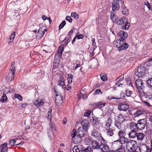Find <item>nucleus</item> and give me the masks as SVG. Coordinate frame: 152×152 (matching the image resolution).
I'll list each match as a JSON object with an SVG mask.
<instances>
[{
	"mask_svg": "<svg viewBox=\"0 0 152 152\" xmlns=\"http://www.w3.org/2000/svg\"><path fill=\"white\" fill-rule=\"evenodd\" d=\"M148 66L145 64H142L141 65L138 66L135 72V75L138 77H141L144 76L145 74L146 71L148 70Z\"/></svg>",
	"mask_w": 152,
	"mask_h": 152,
	"instance_id": "f257e3e1",
	"label": "nucleus"
},
{
	"mask_svg": "<svg viewBox=\"0 0 152 152\" xmlns=\"http://www.w3.org/2000/svg\"><path fill=\"white\" fill-rule=\"evenodd\" d=\"M124 3V0H113L112 4V9L113 10H118Z\"/></svg>",
	"mask_w": 152,
	"mask_h": 152,
	"instance_id": "f03ea898",
	"label": "nucleus"
},
{
	"mask_svg": "<svg viewBox=\"0 0 152 152\" xmlns=\"http://www.w3.org/2000/svg\"><path fill=\"white\" fill-rule=\"evenodd\" d=\"M147 123V119L143 118L140 119L137 121V127L139 130H141L144 129Z\"/></svg>",
	"mask_w": 152,
	"mask_h": 152,
	"instance_id": "7ed1b4c3",
	"label": "nucleus"
},
{
	"mask_svg": "<svg viewBox=\"0 0 152 152\" xmlns=\"http://www.w3.org/2000/svg\"><path fill=\"white\" fill-rule=\"evenodd\" d=\"M114 46L117 48V50L119 51L126 49L129 47V45L127 43H119V44L114 43Z\"/></svg>",
	"mask_w": 152,
	"mask_h": 152,
	"instance_id": "20e7f679",
	"label": "nucleus"
},
{
	"mask_svg": "<svg viewBox=\"0 0 152 152\" xmlns=\"http://www.w3.org/2000/svg\"><path fill=\"white\" fill-rule=\"evenodd\" d=\"M135 83L137 88L139 90H140L143 91V89L144 88L143 81L138 79L135 81Z\"/></svg>",
	"mask_w": 152,
	"mask_h": 152,
	"instance_id": "39448f33",
	"label": "nucleus"
},
{
	"mask_svg": "<svg viewBox=\"0 0 152 152\" xmlns=\"http://www.w3.org/2000/svg\"><path fill=\"white\" fill-rule=\"evenodd\" d=\"M92 148L94 149L98 150L99 149H101L102 147L101 144H100L99 142L96 140H94L92 143L91 144Z\"/></svg>",
	"mask_w": 152,
	"mask_h": 152,
	"instance_id": "423d86ee",
	"label": "nucleus"
},
{
	"mask_svg": "<svg viewBox=\"0 0 152 152\" xmlns=\"http://www.w3.org/2000/svg\"><path fill=\"white\" fill-rule=\"evenodd\" d=\"M55 97V101L57 105L60 106L62 104L63 102V96L56 94Z\"/></svg>",
	"mask_w": 152,
	"mask_h": 152,
	"instance_id": "0eeeda50",
	"label": "nucleus"
},
{
	"mask_svg": "<svg viewBox=\"0 0 152 152\" xmlns=\"http://www.w3.org/2000/svg\"><path fill=\"white\" fill-rule=\"evenodd\" d=\"M81 124L82 126V127H83V129L86 131H87L90 127L89 123L87 120H85L82 121Z\"/></svg>",
	"mask_w": 152,
	"mask_h": 152,
	"instance_id": "6e6552de",
	"label": "nucleus"
},
{
	"mask_svg": "<svg viewBox=\"0 0 152 152\" xmlns=\"http://www.w3.org/2000/svg\"><path fill=\"white\" fill-rule=\"evenodd\" d=\"M98 118L95 116L92 117L91 119L92 125L94 127H95L96 126L99 124V121Z\"/></svg>",
	"mask_w": 152,
	"mask_h": 152,
	"instance_id": "1a4fd4ad",
	"label": "nucleus"
},
{
	"mask_svg": "<svg viewBox=\"0 0 152 152\" xmlns=\"http://www.w3.org/2000/svg\"><path fill=\"white\" fill-rule=\"evenodd\" d=\"M106 104V103L99 102H94L91 104V105L96 108L101 109L103 107L105 106Z\"/></svg>",
	"mask_w": 152,
	"mask_h": 152,
	"instance_id": "9d476101",
	"label": "nucleus"
},
{
	"mask_svg": "<svg viewBox=\"0 0 152 152\" xmlns=\"http://www.w3.org/2000/svg\"><path fill=\"white\" fill-rule=\"evenodd\" d=\"M129 107V105L126 104L120 103L118 106V109L121 111H126Z\"/></svg>",
	"mask_w": 152,
	"mask_h": 152,
	"instance_id": "9b49d317",
	"label": "nucleus"
},
{
	"mask_svg": "<svg viewBox=\"0 0 152 152\" xmlns=\"http://www.w3.org/2000/svg\"><path fill=\"white\" fill-rule=\"evenodd\" d=\"M86 131H84V129L83 128V127H80L79 126L78 129L77 130V135L80 138V140H81V138L83 137L85 134V132Z\"/></svg>",
	"mask_w": 152,
	"mask_h": 152,
	"instance_id": "f8f14e48",
	"label": "nucleus"
},
{
	"mask_svg": "<svg viewBox=\"0 0 152 152\" xmlns=\"http://www.w3.org/2000/svg\"><path fill=\"white\" fill-rule=\"evenodd\" d=\"M15 63H12L11 64V67L10 69V71H11L12 72V75L9 78V80H10V81H11L14 79V75L15 74Z\"/></svg>",
	"mask_w": 152,
	"mask_h": 152,
	"instance_id": "ddd939ff",
	"label": "nucleus"
},
{
	"mask_svg": "<svg viewBox=\"0 0 152 152\" xmlns=\"http://www.w3.org/2000/svg\"><path fill=\"white\" fill-rule=\"evenodd\" d=\"M118 140L114 141L112 142V148L115 150V151L121 146V143Z\"/></svg>",
	"mask_w": 152,
	"mask_h": 152,
	"instance_id": "4468645a",
	"label": "nucleus"
},
{
	"mask_svg": "<svg viewBox=\"0 0 152 152\" xmlns=\"http://www.w3.org/2000/svg\"><path fill=\"white\" fill-rule=\"evenodd\" d=\"M64 49V45H60L58 48V52L56 54L60 58L62 57Z\"/></svg>",
	"mask_w": 152,
	"mask_h": 152,
	"instance_id": "2eb2a0df",
	"label": "nucleus"
},
{
	"mask_svg": "<svg viewBox=\"0 0 152 152\" xmlns=\"http://www.w3.org/2000/svg\"><path fill=\"white\" fill-rule=\"evenodd\" d=\"M117 36L121 38L124 37L125 38H127L128 34L127 32L121 30L118 33Z\"/></svg>",
	"mask_w": 152,
	"mask_h": 152,
	"instance_id": "dca6fc26",
	"label": "nucleus"
},
{
	"mask_svg": "<svg viewBox=\"0 0 152 152\" xmlns=\"http://www.w3.org/2000/svg\"><path fill=\"white\" fill-rule=\"evenodd\" d=\"M101 143L102 146H103L102 147H101L100 149L102 152H106L110 151L109 146L106 143H102V142H101Z\"/></svg>",
	"mask_w": 152,
	"mask_h": 152,
	"instance_id": "f3484780",
	"label": "nucleus"
},
{
	"mask_svg": "<svg viewBox=\"0 0 152 152\" xmlns=\"http://www.w3.org/2000/svg\"><path fill=\"white\" fill-rule=\"evenodd\" d=\"M38 28V26L36 24H34L30 26L29 28L30 31L34 32L36 33L37 32V28Z\"/></svg>",
	"mask_w": 152,
	"mask_h": 152,
	"instance_id": "a211bd4d",
	"label": "nucleus"
},
{
	"mask_svg": "<svg viewBox=\"0 0 152 152\" xmlns=\"http://www.w3.org/2000/svg\"><path fill=\"white\" fill-rule=\"evenodd\" d=\"M144 111L143 109H137L134 114V117H138L141 115L143 114Z\"/></svg>",
	"mask_w": 152,
	"mask_h": 152,
	"instance_id": "6ab92c4d",
	"label": "nucleus"
},
{
	"mask_svg": "<svg viewBox=\"0 0 152 152\" xmlns=\"http://www.w3.org/2000/svg\"><path fill=\"white\" fill-rule=\"evenodd\" d=\"M58 85L62 87V88H65V85L64 83V80L63 77H61L58 81Z\"/></svg>",
	"mask_w": 152,
	"mask_h": 152,
	"instance_id": "aec40b11",
	"label": "nucleus"
},
{
	"mask_svg": "<svg viewBox=\"0 0 152 152\" xmlns=\"http://www.w3.org/2000/svg\"><path fill=\"white\" fill-rule=\"evenodd\" d=\"M34 103L37 107H40L44 105V102L42 100L39 101L38 99H36L34 102Z\"/></svg>",
	"mask_w": 152,
	"mask_h": 152,
	"instance_id": "412c9836",
	"label": "nucleus"
},
{
	"mask_svg": "<svg viewBox=\"0 0 152 152\" xmlns=\"http://www.w3.org/2000/svg\"><path fill=\"white\" fill-rule=\"evenodd\" d=\"M119 140V141L121 143V145H123L125 143H129L130 140L129 139L125 137H123L122 138H120L118 139Z\"/></svg>",
	"mask_w": 152,
	"mask_h": 152,
	"instance_id": "4be33fe9",
	"label": "nucleus"
},
{
	"mask_svg": "<svg viewBox=\"0 0 152 152\" xmlns=\"http://www.w3.org/2000/svg\"><path fill=\"white\" fill-rule=\"evenodd\" d=\"M122 9V13L123 14L126 16L129 14V10L126 9L124 4L121 6V7Z\"/></svg>",
	"mask_w": 152,
	"mask_h": 152,
	"instance_id": "5701e85b",
	"label": "nucleus"
},
{
	"mask_svg": "<svg viewBox=\"0 0 152 152\" xmlns=\"http://www.w3.org/2000/svg\"><path fill=\"white\" fill-rule=\"evenodd\" d=\"M112 11L111 12L110 18L113 22H115L116 21V18H117V17L116 15L115 14V11L116 10H112Z\"/></svg>",
	"mask_w": 152,
	"mask_h": 152,
	"instance_id": "b1692460",
	"label": "nucleus"
},
{
	"mask_svg": "<svg viewBox=\"0 0 152 152\" xmlns=\"http://www.w3.org/2000/svg\"><path fill=\"white\" fill-rule=\"evenodd\" d=\"M93 140L91 137H89L85 138L84 141L86 145H90L91 144Z\"/></svg>",
	"mask_w": 152,
	"mask_h": 152,
	"instance_id": "393cba45",
	"label": "nucleus"
},
{
	"mask_svg": "<svg viewBox=\"0 0 152 152\" xmlns=\"http://www.w3.org/2000/svg\"><path fill=\"white\" fill-rule=\"evenodd\" d=\"M137 125V123L135 122H132L130 123V128L132 130H137L138 129Z\"/></svg>",
	"mask_w": 152,
	"mask_h": 152,
	"instance_id": "a878e982",
	"label": "nucleus"
},
{
	"mask_svg": "<svg viewBox=\"0 0 152 152\" xmlns=\"http://www.w3.org/2000/svg\"><path fill=\"white\" fill-rule=\"evenodd\" d=\"M145 136V134L143 133H137L136 137L138 140H142L144 138Z\"/></svg>",
	"mask_w": 152,
	"mask_h": 152,
	"instance_id": "bb28decb",
	"label": "nucleus"
},
{
	"mask_svg": "<svg viewBox=\"0 0 152 152\" xmlns=\"http://www.w3.org/2000/svg\"><path fill=\"white\" fill-rule=\"evenodd\" d=\"M137 131V130H132L129 134V137L132 138L136 137L137 134L136 132Z\"/></svg>",
	"mask_w": 152,
	"mask_h": 152,
	"instance_id": "cd10ccee",
	"label": "nucleus"
},
{
	"mask_svg": "<svg viewBox=\"0 0 152 152\" xmlns=\"http://www.w3.org/2000/svg\"><path fill=\"white\" fill-rule=\"evenodd\" d=\"M91 135L94 137L96 138L99 137V134L98 133V131L94 129L92 131Z\"/></svg>",
	"mask_w": 152,
	"mask_h": 152,
	"instance_id": "c85d7f7f",
	"label": "nucleus"
},
{
	"mask_svg": "<svg viewBox=\"0 0 152 152\" xmlns=\"http://www.w3.org/2000/svg\"><path fill=\"white\" fill-rule=\"evenodd\" d=\"M147 82L148 84L147 86L152 89V76H149Z\"/></svg>",
	"mask_w": 152,
	"mask_h": 152,
	"instance_id": "c756f323",
	"label": "nucleus"
},
{
	"mask_svg": "<svg viewBox=\"0 0 152 152\" xmlns=\"http://www.w3.org/2000/svg\"><path fill=\"white\" fill-rule=\"evenodd\" d=\"M130 26V23L126 22L125 23V25L121 27V28L122 30H127L129 29Z\"/></svg>",
	"mask_w": 152,
	"mask_h": 152,
	"instance_id": "7c9ffc66",
	"label": "nucleus"
},
{
	"mask_svg": "<svg viewBox=\"0 0 152 152\" xmlns=\"http://www.w3.org/2000/svg\"><path fill=\"white\" fill-rule=\"evenodd\" d=\"M126 38H124V37L120 38L116 40V42L114 43L117 44H119V43H122V42H123V43H126Z\"/></svg>",
	"mask_w": 152,
	"mask_h": 152,
	"instance_id": "2f4dec72",
	"label": "nucleus"
},
{
	"mask_svg": "<svg viewBox=\"0 0 152 152\" xmlns=\"http://www.w3.org/2000/svg\"><path fill=\"white\" fill-rule=\"evenodd\" d=\"M118 25L122 26L124 25V22L122 18H120L119 19L116 18V21L115 22Z\"/></svg>",
	"mask_w": 152,
	"mask_h": 152,
	"instance_id": "473e14b6",
	"label": "nucleus"
},
{
	"mask_svg": "<svg viewBox=\"0 0 152 152\" xmlns=\"http://www.w3.org/2000/svg\"><path fill=\"white\" fill-rule=\"evenodd\" d=\"M116 152H125V148L123 145H121L116 150Z\"/></svg>",
	"mask_w": 152,
	"mask_h": 152,
	"instance_id": "72a5a7b5",
	"label": "nucleus"
},
{
	"mask_svg": "<svg viewBox=\"0 0 152 152\" xmlns=\"http://www.w3.org/2000/svg\"><path fill=\"white\" fill-rule=\"evenodd\" d=\"M107 135L109 136H113L114 133L113 132V129H111L110 127L108 129H106Z\"/></svg>",
	"mask_w": 152,
	"mask_h": 152,
	"instance_id": "f704fd0d",
	"label": "nucleus"
},
{
	"mask_svg": "<svg viewBox=\"0 0 152 152\" xmlns=\"http://www.w3.org/2000/svg\"><path fill=\"white\" fill-rule=\"evenodd\" d=\"M93 149L91 146H88L86 148L80 152H93Z\"/></svg>",
	"mask_w": 152,
	"mask_h": 152,
	"instance_id": "c9c22d12",
	"label": "nucleus"
},
{
	"mask_svg": "<svg viewBox=\"0 0 152 152\" xmlns=\"http://www.w3.org/2000/svg\"><path fill=\"white\" fill-rule=\"evenodd\" d=\"M45 34L44 32H41L39 31L38 30V32H37L36 37L37 39H40L42 38Z\"/></svg>",
	"mask_w": 152,
	"mask_h": 152,
	"instance_id": "e433bc0d",
	"label": "nucleus"
},
{
	"mask_svg": "<svg viewBox=\"0 0 152 152\" xmlns=\"http://www.w3.org/2000/svg\"><path fill=\"white\" fill-rule=\"evenodd\" d=\"M52 107H50L48 112V119L50 120L52 118Z\"/></svg>",
	"mask_w": 152,
	"mask_h": 152,
	"instance_id": "4c0bfd02",
	"label": "nucleus"
},
{
	"mask_svg": "<svg viewBox=\"0 0 152 152\" xmlns=\"http://www.w3.org/2000/svg\"><path fill=\"white\" fill-rule=\"evenodd\" d=\"M122 122L118 121V120L115 121V125L118 129H121V124Z\"/></svg>",
	"mask_w": 152,
	"mask_h": 152,
	"instance_id": "58836bf2",
	"label": "nucleus"
},
{
	"mask_svg": "<svg viewBox=\"0 0 152 152\" xmlns=\"http://www.w3.org/2000/svg\"><path fill=\"white\" fill-rule=\"evenodd\" d=\"M126 135V133L124 131L121 130L119 131L118 133V135L119 137V138L125 137Z\"/></svg>",
	"mask_w": 152,
	"mask_h": 152,
	"instance_id": "ea45409f",
	"label": "nucleus"
},
{
	"mask_svg": "<svg viewBox=\"0 0 152 152\" xmlns=\"http://www.w3.org/2000/svg\"><path fill=\"white\" fill-rule=\"evenodd\" d=\"M48 28L46 26H42L38 30L39 31H41V32H44V34L46 31H47Z\"/></svg>",
	"mask_w": 152,
	"mask_h": 152,
	"instance_id": "a19ab883",
	"label": "nucleus"
},
{
	"mask_svg": "<svg viewBox=\"0 0 152 152\" xmlns=\"http://www.w3.org/2000/svg\"><path fill=\"white\" fill-rule=\"evenodd\" d=\"M77 131L75 129H73L72 132L71 136L72 138H75V137H78V136L77 135Z\"/></svg>",
	"mask_w": 152,
	"mask_h": 152,
	"instance_id": "79ce46f5",
	"label": "nucleus"
},
{
	"mask_svg": "<svg viewBox=\"0 0 152 152\" xmlns=\"http://www.w3.org/2000/svg\"><path fill=\"white\" fill-rule=\"evenodd\" d=\"M77 131L75 129H73L72 132L71 136L72 138H75V137H78V136L77 135Z\"/></svg>",
	"mask_w": 152,
	"mask_h": 152,
	"instance_id": "37998d69",
	"label": "nucleus"
},
{
	"mask_svg": "<svg viewBox=\"0 0 152 152\" xmlns=\"http://www.w3.org/2000/svg\"><path fill=\"white\" fill-rule=\"evenodd\" d=\"M96 48L97 46H96V42L92 43V54H91V56H94V51Z\"/></svg>",
	"mask_w": 152,
	"mask_h": 152,
	"instance_id": "c03bdc74",
	"label": "nucleus"
},
{
	"mask_svg": "<svg viewBox=\"0 0 152 152\" xmlns=\"http://www.w3.org/2000/svg\"><path fill=\"white\" fill-rule=\"evenodd\" d=\"M101 79L103 81H105L107 80V77L106 74H100Z\"/></svg>",
	"mask_w": 152,
	"mask_h": 152,
	"instance_id": "a18cd8bd",
	"label": "nucleus"
},
{
	"mask_svg": "<svg viewBox=\"0 0 152 152\" xmlns=\"http://www.w3.org/2000/svg\"><path fill=\"white\" fill-rule=\"evenodd\" d=\"M117 117L118 118V121H119L122 123H123L124 121H125V119L124 117L121 114H119Z\"/></svg>",
	"mask_w": 152,
	"mask_h": 152,
	"instance_id": "49530a36",
	"label": "nucleus"
},
{
	"mask_svg": "<svg viewBox=\"0 0 152 152\" xmlns=\"http://www.w3.org/2000/svg\"><path fill=\"white\" fill-rule=\"evenodd\" d=\"M66 24V21L65 20L63 21L59 26L58 30H60L61 29L64 27L65 25Z\"/></svg>",
	"mask_w": 152,
	"mask_h": 152,
	"instance_id": "de8ad7c7",
	"label": "nucleus"
},
{
	"mask_svg": "<svg viewBox=\"0 0 152 152\" xmlns=\"http://www.w3.org/2000/svg\"><path fill=\"white\" fill-rule=\"evenodd\" d=\"M58 56L56 54L54 57V60L53 61V63L59 64V58H58Z\"/></svg>",
	"mask_w": 152,
	"mask_h": 152,
	"instance_id": "09e8293b",
	"label": "nucleus"
},
{
	"mask_svg": "<svg viewBox=\"0 0 152 152\" xmlns=\"http://www.w3.org/2000/svg\"><path fill=\"white\" fill-rule=\"evenodd\" d=\"M112 119L110 118H109L107 120L106 124V126H108L110 127L112 123Z\"/></svg>",
	"mask_w": 152,
	"mask_h": 152,
	"instance_id": "8fccbe9b",
	"label": "nucleus"
},
{
	"mask_svg": "<svg viewBox=\"0 0 152 152\" xmlns=\"http://www.w3.org/2000/svg\"><path fill=\"white\" fill-rule=\"evenodd\" d=\"M7 98L5 94H4L1 98L0 102H5L7 100Z\"/></svg>",
	"mask_w": 152,
	"mask_h": 152,
	"instance_id": "3c124183",
	"label": "nucleus"
},
{
	"mask_svg": "<svg viewBox=\"0 0 152 152\" xmlns=\"http://www.w3.org/2000/svg\"><path fill=\"white\" fill-rule=\"evenodd\" d=\"M9 144L11 145V146L18 145L17 143H16V140L15 139L11 140L10 141Z\"/></svg>",
	"mask_w": 152,
	"mask_h": 152,
	"instance_id": "603ef678",
	"label": "nucleus"
},
{
	"mask_svg": "<svg viewBox=\"0 0 152 152\" xmlns=\"http://www.w3.org/2000/svg\"><path fill=\"white\" fill-rule=\"evenodd\" d=\"M71 16L72 17H74V18L76 19H77L79 18V15L76 12H72L71 14Z\"/></svg>",
	"mask_w": 152,
	"mask_h": 152,
	"instance_id": "864d4df0",
	"label": "nucleus"
},
{
	"mask_svg": "<svg viewBox=\"0 0 152 152\" xmlns=\"http://www.w3.org/2000/svg\"><path fill=\"white\" fill-rule=\"evenodd\" d=\"M14 96L15 98L18 99L19 100L22 101L23 97L21 95L18 94H15Z\"/></svg>",
	"mask_w": 152,
	"mask_h": 152,
	"instance_id": "5fc2aeb1",
	"label": "nucleus"
},
{
	"mask_svg": "<svg viewBox=\"0 0 152 152\" xmlns=\"http://www.w3.org/2000/svg\"><path fill=\"white\" fill-rule=\"evenodd\" d=\"M15 32H13V33L11 34L10 37V39L11 40L12 39V41H10V42H12L13 39H14L15 38Z\"/></svg>",
	"mask_w": 152,
	"mask_h": 152,
	"instance_id": "6e6d98bb",
	"label": "nucleus"
},
{
	"mask_svg": "<svg viewBox=\"0 0 152 152\" xmlns=\"http://www.w3.org/2000/svg\"><path fill=\"white\" fill-rule=\"evenodd\" d=\"M128 150V151L130 152H133V151L135 149V147H134V145H132V147H131L129 148H127Z\"/></svg>",
	"mask_w": 152,
	"mask_h": 152,
	"instance_id": "4d7b16f0",
	"label": "nucleus"
},
{
	"mask_svg": "<svg viewBox=\"0 0 152 152\" xmlns=\"http://www.w3.org/2000/svg\"><path fill=\"white\" fill-rule=\"evenodd\" d=\"M125 93L126 95L127 96L129 97L132 94V91L129 90H126Z\"/></svg>",
	"mask_w": 152,
	"mask_h": 152,
	"instance_id": "13d9d810",
	"label": "nucleus"
},
{
	"mask_svg": "<svg viewBox=\"0 0 152 152\" xmlns=\"http://www.w3.org/2000/svg\"><path fill=\"white\" fill-rule=\"evenodd\" d=\"M141 148L139 146H137L136 148L135 147V149L133 152H141Z\"/></svg>",
	"mask_w": 152,
	"mask_h": 152,
	"instance_id": "bf43d9fd",
	"label": "nucleus"
},
{
	"mask_svg": "<svg viewBox=\"0 0 152 152\" xmlns=\"http://www.w3.org/2000/svg\"><path fill=\"white\" fill-rule=\"evenodd\" d=\"M102 92L101 91V90L99 89H97L95 91V94H102Z\"/></svg>",
	"mask_w": 152,
	"mask_h": 152,
	"instance_id": "052dcab7",
	"label": "nucleus"
},
{
	"mask_svg": "<svg viewBox=\"0 0 152 152\" xmlns=\"http://www.w3.org/2000/svg\"><path fill=\"white\" fill-rule=\"evenodd\" d=\"M66 20L69 23H71L72 21V19L69 16H67L66 18Z\"/></svg>",
	"mask_w": 152,
	"mask_h": 152,
	"instance_id": "680f3d73",
	"label": "nucleus"
},
{
	"mask_svg": "<svg viewBox=\"0 0 152 152\" xmlns=\"http://www.w3.org/2000/svg\"><path fill=\"white\" fill-rule=\"evenodd\" d=\"M7 142H4V143L0 145V148H3V147L4 148H7Z\"/></svg>",
	"mask_w": 152,
	"mask_h": 152,
	"instance_id": "e2e57ef3",
	"label": "nucleus"
},
{
	"mask_svg": "<svg viewBox=\"0 0 152 152\" xmlns=\"http://www.w3.org/2000/svg\"><path fill=\"white\" fill-rule=\"evenodd\" d=\"M76 36L78 39H83L84 37V35H83L81 34H79L78 35L77 34L76 35Z\"/></svg>",
	"mask_w": 152,
	"mask_h": 152,
	"instance_id": "0e129e2a",
	"label": "nucleus"
},
{
	"mask_svg": "<svg viewBox=\"0 0 152 152\" xmlns=\"http://www.w3.org/2000/svg\"><path fill=\"white\" fill-rule=\"evenodd\" d=\"M1 152H7L8 148H1Z\"/></svg>",
	"mask_w": 152,
	"mask_h": 152,
	"instance_id": "69168bd1",
	"label": "nucleus"
},
{
	"mask_svg": "<svg viewBox=\"0 0 152 152\" xmlns=\"http://www.w3.org/2000/svg\"><path fill=\"white\" fill-rule=\"evenodd\" d=\"M91 113V111H88L87 112H86L85 113V115L87 117H88L90 115Z\"/></svg>",
	"mask_w": 152,
	"mask_h": 152,
	"instance_id": "338daca9",
	"label": "nucleus"
},
{
	"mask_svg": "<svg viewBox=\"0 0 152 152\" xmlns=\"http://www.w3.org/2000/svg\"><path fill=\"white\" fill-rule=\"evenodd\" d=\"M123 20V21L124 22V24L125 23H126V22H129L128 21V19L127 17H124L123 18H122Z\"/></svg>",
	"mask_w": 152,
	"mask_h": 152,
	"instance_id": "774afa93",
	"label": "nucleus"
}]
</instances>
